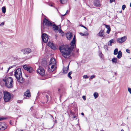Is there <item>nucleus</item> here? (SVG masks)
Wrapping results in <instances>:
<instances>
[{"label":"nucleus","instance_id":"obj_4","mask_svg":"<svg viewBox=\"0 0 131 131\" xmlns=\"http://www.w3.org/2000/svg\"><path fill=\"white\" fill-rule=\"evenodd\" d=\"M3 93V98L4 101L5 102H7L9 101L11 98V94L9 92L7 91H4Z\"/></svg>","mask_w":131,"mask_h":131},{"label":"nucleus","instance_id":"obj_13","mask_svg":"<svg viewBox=\"0 0 131 131\" xmlns=\"http://www.w3.org/2000/svg\"><path fill=\"white\" fill-rule=\"evenodd\" d=\"M66 36L67 39L70 40L72 37V34L70 32L67 33L66 34Z\"/></svg>","mask_w":131,"mask_h":131},{"label":"nucleus","instance_id":"obj_17","mask_svg":"<svg viewBox=\"0 0 131 131\" xmlns=\"http://www.w3.org/2000/svg\"><path fill=\"white\" fill-rule=\"evenodd\" d=\"M94 4L96 6H100L101 5V3L100 1L98 0H95L94 2Z\"/></svg>","mask_w":131,"mask_h":131},{"label":"nucleus","instance_id":"obj_6","mask_svg":"<svg viewBox=\"0 0 131 131\" xmlns=\"http://www.w3.org/2000/svg\"><path fill=\"white\" fill-rule=\"evenodd\" d=\"M56 68V65L49 64L48 68V71L49 72H53Z\"/></svg>","mask_w":131,"mask_h":131},{"label":"nucleus","instance_id":"obj_32","mask_svg":"<svg viewBox=\"0 0 131 131\" xmlns=\"http://www.w3.org/2000/svg\"><path fill=\"white\" fill-rule=\"evenodd\" d=\"M83 77L84 79H88V78L87 75H84L83 76Z\"/></svg>","mask_w":131,"mask_h":131},{"label":"nucleus","instance_id":"obj_18","mask_svg":"<svg viewBox=\"0 0 131 131\" xmlns=\"http://www.w3.org/2000/svg\"><path fill=\"white\" fill-rule=\"evenodd\" d=\"M24 95L26 97H29L31 96L30 92L29 90H28L24 93Z\"/></svg>","mask_w":131,"mask_h":131},{"label":"nucleus","instance_id":"obj_22","mask_svg":"<svg viewBox=\"0 0 131 131\" xmlns=\"http://www.w3.org/2000/svg\"><path fill=\"white\" fill-rule=\"evenodd\" d=\"M117 56V58L118 59H120L122 56V53L121 51H119L118 52Z\"/></svg>","mask_w":131,"mask_h":131},{"label":"nucleus","instance_id":"obj_7","mask_svg":"<svg viewBox=\"0 0 131 131\" xmlns=\"http://www.w3.org/2000/svg\"><path fill=\"white\" fill-rule=\"evenodd\" d=\"M52 27L53 30L55 31H56L58 30L59 32L61 34L63 33V32L61 29L60 26H56L55 24L53 25L52 26Z\"/></svg>","mask_w":131,"mask_h":131},{"label":"nucleus","instance_id":"obj_15","mask_svg":"<svg viewBox=\"0 0 131 131\" xmlns=\"http://www.w3.org/2000/svg\"><path fill=\"white\" fill-rule=\"evenodd\" d=\"M50 64L52 65H56L55 60L54 58H51L50 60L49 63Z\"/></svg>","mask_w":131,"mask_h":131},{"label":"nucleus","instance_id":"obj_43","mask_svg":"<svg viewBox=\"0 0 131 131\" xmlns=\"http://www.w3.org/2000/svg\"><path fill=\"white\" fill-rule=\"evenodd\" d=\"M115 1V0H110V3H112L113 2Z\"/></svg>","mask_w":131,"mask_h":131},{"label":"nucleus","instance_id":"obj_37","mask_svg":"<svg viewBox=\"0 0 131 131\" xmlns=\"http://www.w3.org/2000/svg\"><path fill=\"white\" fill-rule=\"evenodd\" d=\"M4 24V22H2V23L0 24V26H3Z\"/></svg>","mask_w":131,"mask_h":131},{"label":"nucleus","instance_id":"obj_34","mask_svg":"<svg viewBox=\"0 0 131 131\" xmlns=\"http://www.w3.org/2000/svg\"><path fill=\"white\" fill-rule=\"evenodd\" d=\"M128 92L131 94V89L130 88H128Z\"/></svg>","mask_w":131,"mask_h":131},{"label":"nucleus","instance_id":"obj_38","mask_svg":"<svg viewBox=\"0 0 131 131\" xmlns=\"http://www.w3.org/2000/svg\"><path fill=\"white\" fill-rule=\"evenodd\" d=\"M126 52H127L128 53H130V50L128 49H126Z\"/></svg>","mask_w":131,"mask_h":131},{"label":"nucleus","instance_id":"obj_36","mask_svg":"<svg viewBox=\"0 0 131 131\" xmlns=\"http://www.w3.org/2000/svg\"><path fill=\"white\" fill-rule=\"evenodd\" d=\"M69 12V11L68 10H67L66 13L64 15H62V16H64L66 15Z\"/></svg>","mask_w":131,"mask_h":131},{"label":"nucleus","instance_id":"obj_5","mask_svg":"<svg viewBox=\"0 0 131 131\" xmlns=\"http://www.w3.org/2000/svg\"><path fill=\"white\" fill-rule=\"evenodd\" d=\"M42 24L43 26H42L41 27L42 31L43 30V29L45 26L51 27L52 25V23L46 18L44 19Z\"/></svg>","mask_w":131,"mask_h":131},{"label":"nucleus","instance_id":"obj_16","mask_svg":"<svg viewBox=\"0 0 131 131\" xmlns=\"http://www.w3.org/2000/svg\"><path fill=\"white\" fill-rule=\"evenodd\" d=\"M48 45L49 47H50L52 49L54 50L56 49L55 47L52 43L49 42L48 44Z\"/></svg>","mask_w":131,"mask_h":131},{"label":"nucleus","instance_id":"obj_30","mask_svg":"<svg viewBox=\"0 0 131 131\" xmlns=\"http://www.w3.org/2000/svg\"><path fill=\"white\" fill-rule=\"evenodd\" d=\"M72 73V72H70L68 74V77L70 79H72V77L70 75Z\"/></svg>","mask_w":131,"mask_h":131},{"label":"nucleus","instance_id":"obj_20","mask_svg":"<svg viewBox=\"0 0 131 131\" xmlns=\"http://www.w3.org/2000/svg\"><path fill=\"white\" fill-rule=\"evenodd\" d=\"M104 25L106 27L107 29V30L106 31V32L107 34H109L110 33V31H111V28H110V25H107L105 24H104Z\"/></svg>","mask_w":131,"mask_h":131},{"label":"nucleus","instance_id":"obj_26","mask_svg":"<svg viewBox=\"0 0 131 131\" xmlns=\"http://www.w3.org/2000/svg\"><path fill=\"white\" fill-rule=\"evenodd\" d=\"M2 12L4 13H5L6 12V8L4 6L2 7Z\"/></svg>","mask_w":131,"mask_h":131},{"label":"nucleus","instance_id":"obj_39","mask_svg":"<svg viewBox=\"0 0 131 131\" xmlns=\"http://www.w3.org/2000/svg\"><path fill=\"white\" fill-rule=\"evenodd\" d=\"M42 62H43V61ZM44 62L45 63V64H44V65H42V66H43L45 67L46 66V62L45 61H44Z\"/></svg>","mask_w":131,"mask_h":131},{"label":"nucleus","instance_id":"obj_3","mask_svg":"<svg viewBox=\"0 0 131 131\" xmlns=\"http://www.w3.org/2000/svg\"><path fill=\"white\" fill-rule=\"evenodd\" d=\"M5 82L6 86L8 88H11L13 86V81L12 78L11 77H8L6 79H3Z\"/></svg>","mask_w":131,"mask_h":131},{"label":"nucleus","instance_id":"obj_44","mask_svg":"<svg viewBox=\"0 0 131 131\" xmlns=\"http://www.w3.org/2000/svg\"><path fill=\"white\" fill-rule=\"evenodd\" d=\"M82 26L84 28H85V29H87V28L85 27V26L82 25V26Z\"/></svg>","mask_w":131,"mask_h":131},{"label":"nucleus","instance_id":"obj_27","mask_svg":"<svg viewBox=\"0 0 131 131\" xmlns=\"http://www.w3.org/2000/svg\"><path fill=\"white\" fill-rule=\"evenodd\" d=\"M117 58H113L112 59V61L113 63H116L117 62Z\"/></svg>","mask_w":131,"mask_h":131},{"label":"nucleus","instance_id":"obj_19","mask_svg":"<svg viewBox=\"0 0 131 131\" xmlns=\"http://www.w3.org/2000/svg\"><path fill=\"white\" fill-rule=\"evenodd\" d=\"M104 30H101L99 33L98 34V35L101 37H103L104 36Z\"/></svg>","mask_w":131,"mask_h":131},{"label":"nucleus","instance_id":"obj_48","mask_svg":"<svg viewBox=\"0 0 131 131\" xmlns=\"http://www.w3.org/2000/svg\"><path fill=\"white\" fill-rule=\"evenodd\" d=\"M12 67H10L9 68V69L8 70H9V69L12 68Z\"/></svg>","mask_w":131,"mask_h":131},{"label":"nucleus","instance_id":"obj_24","mask_svg":"<svg viewBox=\"0 0 131 131\" xmlns=\"http://www.w3.org/2000/svg\"><path fill=\"white\" fill-rule=\"evenodd\" d=\"M114 42V40L113 39H112L110 40L109 41H108V46H112V43H113Z\"/></svg>","mask_w":131,"mask_h":131},{"label":"nucleus","instance_id":"obj_42","mask_svg":"<svg viewBox=\"0 0 131 131\" xmlns=\"http://www.w3.org/2000/svg\"><path fill=\"white\" fill-rule=\"evenodd\" d=\"M46 97L47 99V100H48V97H49L48 95H46ZM47 101H48V100H47Z\"/></svg>","mask_w":131,"mask_h":131},{"label":"nucleus","instance_id":"obj_35","mask_svg":"<svg viewBox=\"0 0 131 131\" xmlns=\"http://www.w3.org/2000/svg\"><path fill=\"white\" fill-rule=\"evenodd\" d=\"M6 119V118L3 117H0V121Z\"/></svg>","mask_w":131,"mask_h":131},{"label":"nucleus","instance_id":"obj_11","mask_svg":"<svg viewBox=\"0 0 131 131\" xmlns=\"http://www.w3.org/2000/svg\"><path fill=\"white\" fill-rule=\"evenodd\" d=\"M21 51L24 54H27L30 53L31 50L29 48H25L22 49Z\"/></svg>","mask_w":131,"mask_h":131},{"label":"nucleus","instance_id":"obj_46","mask_svg":"<svg viewBox=\"0 0 131 131\" xmlns=\"http://www.w3.org/2000/svg\"><path fill=\"white\" fill-rule=\"evenodd\" d=\"M79 51V49H77V50L76 52L77 53H78V52Z\"/></svg>","mask_w":131,"mask_h":131},{"label":"nucleus","instance_id":"obj_53","mask_svg":"<svg viewBox=\"0 0 131 131\" xmlns=\"http://www.w3.org/2000/svg\"><path fill=\"white\" fill-rule=\"evenodd\" d=\"M60 89H58V91H60Z\"/></svg>","mask_w":131,"mask_h":131},{"label":"nucleus","instance_id":"obj_25","mask_svg":"<svg viewBox=\"0 0 131 131\" xmlns=\"http://www.w3.org/2000/svg\"><path fill=\"white\" fill-rule=\"evenodd\" d=\"M94 96L95 99L97 98L98 96L99 95L98 93L97 92H95L94 94Z\"/></svg>","mask_w":131,"mask_h":131},{"label":"nucleus","instance_id":"obj_50","mask_svg":"<svg viewBox=\"0 0 131 131\" xmlns=\"http://www.w3.org/2000/svg\"><path fill=\"white\" fill-rule=\"evenodd\" d=\"M130 6L131 7V3L130 4Z\"/></svg>","mask_w":131,"mask_h":131},{"label":"nucleus","instance_id":"obj_1","mask_svg":"<svg viewBox=\"0 0 131 131\" xmlns=\"http://www.w3.org/2000/svg\"><path fill=\"white\" fill-rule=\"evenodd\" d=\"M76 40L74 36L69 45H63L59 47V49L63 56L65 58L69 57L70 54L73 49L76 47Z\"/></svg>","mask_w":131,"mask_h":131},{"label":"nucleus","instance_id":"obj_49","mask_svg":"<svg viewBox=\"0 0 131 131\" xmlns=\"http://www.w3.org/2000/svg\"><path fill=\"white\" fill-rule=\"evenodd\" d=\"M73 118H76V116H73Z\"/></svg>","mask_w":131,"mask_h":131},{"label":"nucleus","instance_id":"obj_41","mask_svg":"<svg viewBox=\"0 0 131 131\" xmlns=\"http://www.w3.org/2000/svg\"><path fill=\"white\" fill-rule=\"evenodd\" d=\"M80 35L82 36H85V35L81 32L80 33Z\"/></svg>","mask_w":131,"mask_h":131},{"label":"nucleus","instance_id":"obj_40","mask_svg":"<svg viewBox=\"0 0 131 131\" xmlns=\"http://www.w3.org/2000/svg\"><path fill=\"white\" fill-rule=\"evenodd\" d=\"M82 98L84 100H86L85 96H82Z\"/></svg>","mask_w":131,"mask_h":131},{"label":"nucleus","instance_id":"obj_23","mask_svg":"<svg viewBox=\"0 0 131 131\" xmlns=\"http://www.w3.org/2000/svg\"><path fill=\"white\" fill-rule=\"evenodd\" d=\"M99 55L101 58L102 59H103V55L102 54L101 51H99Z\"/></svg>","mask_w":131,"mask_h":131},{"label":"nucleus","instance_id":"obj_45","mask_svg":"<svg viewBox=\"0 0 131 131\" xmlns=\"http://www.w3.org/2000/svg\"><path fill=\"white\" fill-rule=\"evenodd\" d=\"M55 36L56 37V38H57V34H56L55 35Z\"/></svg>","mask_w":131,"mask_h":131},{"label":"nucleus","instance_id":"obj_12","mask_svg":"<svg viewBox=\"0 0 131 131\" xmlns=\"http://www.w3.org/2000/svg\"><path fill=\"white\" fill-rule=\"evenodd\" d=\"M23 68L24 69L27 70L30 73H31L32 71V68L30 67H27L26 65H24Z\"/></svg>","mask_w":131,"mask_h":131},{"label":"nucleus","instance_id":"obj_8","mask_svg":"<svg viewBox=\"0 0 131 131\" xmlns=\"http://www.w3.org/2000/svg\"><path fill=\"white\" fill-rule=\"evenodd\" d=\"M126 39L127 37L125 36L123 37L117 38V41L118 43H121L125 42Z\"/></svg>","mask_w":131,"mask_h":131},{"label":"nucleus","instance_id":"obj_33","mask_svg":"<svg viewBox=\"0 0 131 131\" xmlns=\"http://www.w3.org/2000/svg\"><path fill=\"white\" fill-rule=\"evenodd\" d=\"M95 77V75H93L91 76L90 78L91 79H92L94 78Z\"/></svg>","mask_w":131,"mask_h":131},{"label":"nucleus","instance_id":"obj_14","mask_svg":"<svg viewBox=\"0 0 131 131\" xmlns=\"http://www.w3.org/2000/svg\"><path fill=\"white\" fill-rule=\"evenodd\" d=\"M6 128V126L4 123H0V130H4Z\"/></svg>","mask_w":131,"mask_h":131},{"label":"nucleus","instance_id":"obj_52","mask_svg":"<svg viewBox=\"0 0 131 131\" xmlns=\"http://www.w3.org/2000/svg\"><path fill=\"white\" fill-rule=\"evenodd\" d=\"M114 74L115 75L116 74V73L115 72V73H114Z\"/></svg>","mask_w":131,"mask_h":131},{"label":"nucleus","instance_id":"obj_31","mask_svg":"<svg viewBox=\"0 0 131 131\" xmlns=\"http://www.w3.org/2000/svg\"><path fill=\"white\" fill-rule=\"evenodd\" d=\"M126 6L125 5H123L122 6V9L123 10H124Z\"/></svg>","mask_w":131,"mask_h":131},{"label":"nucleus","instance_id":"obj_10","mask_svg":"<svg viewBox=\"0 0 131 131\" xmlns=\"http://www.w3.org/2000/svg\"><path fill=\"white\" fill-rule=\"evenodd\" d=\"M37 72L41 75H44L45 74V71L41 67H39V68L37 70Z\"/></svg>","mask_w":131,"mask_h":131},{"label":"nucleus","instance_id":"obj_9","mask_svg":"<svg viewBox=\"0 0 131 131\" xmlns=\"http://www.w3.org/2000/svg\"><path fill=\"white\" fill-rule=\"evenodd\" d=\"M41 38L42 40L45 42H47L48 40V36L45 34H43L41 36Z\"/></svg>","mask_w":131,"mask_h":131},{"label":"nucleus","instance_id":"obj_21","mask_svg":"<svg viewBox=\"0 0 131 131\" xmlns=\"http://www.w3.org/2000/svg\"><path fill=\"white\" fill-rule=\"evenodd\" d=\"M69 64L66 67H64L63 68V72L64 73H67L68 70L69 69Z\"/></svg>","mask_w":131,"mask_h":131},{"label":"nucleus","instance_id":"obj_51","mask_svg":"<svg viewBox=\"0 0 131 131\" xmlns=\"http://www.w3.org/2000/svg\"><path fill=\"white\" fill-rule=\"evenodd\" d=\"M121 131H124V130L123 129H122Z\"/></svg>","mask_w":131,"mask_h":131},{"label":"nucleus","instance_id":"obj_29","mask_svg":"<svg viewBox=\"0 0 131 131\" xmlns=\"http://www.w3.org/2000/svg\"><path fill=\"white\" fill-rule=\"evenodd\" d=\"M61 4H64L67 2V0H60Z\"/></svg>","mask_w":131,"mask_h":131},{"label":"nucleus","instance_id":"obj_28","mask_svg":"<svg viewBox=\"0 0 131 131\" xmlns=\"http://www.w3.org/2000/svg\"><path fill=\"white\" fill-rule=\"evenodd\" d=\"M118 49L116 48L114 50V55H116L118 53Z\"/></svg>","mask_w":131,"mask_h":131},{"label":"nucleus","instance_id":"obj_2","mask_svg":"<svg viewBox=\"0 0 131 131\" xmlns=\"http://www.w3.org/2000/svg\"><path fill=\"white\" fill-rule=\"evenodd\" d=\"M14 75L18 81L21 83L23 82L24 80L22 77L21 69L20 68H18L15 71Z\"/></svg>","mask_w":131,"mask_h":131},{"label":"nucleus","instance_id":"obj_47","mask_svg":"<svg viewBox=\"0 0 131 131\" xmlns=\"http://www.w3.org/2000/svg\"><path fill=\"white\" fill-rule=\"evenodd\" d=\"M81 114L83 115H84V113H82Z\"/></svg>","mask_w":131,"mask_h":131},{"label":"nucleus","instance_id":"obj_54","mask_svg":"<svg viewBox=\"0 0 131 131\" xmlns=\"http://www.w3.org/2000/svg\"><path fill=\"white\" fill-rule=\"evenodd\" d=\"M10 124H11V121H10Z\"/></svg>","mask_w":131,"mask_h":131}]
</instances>
